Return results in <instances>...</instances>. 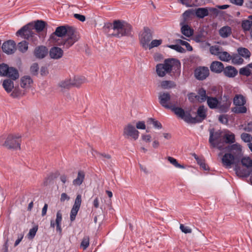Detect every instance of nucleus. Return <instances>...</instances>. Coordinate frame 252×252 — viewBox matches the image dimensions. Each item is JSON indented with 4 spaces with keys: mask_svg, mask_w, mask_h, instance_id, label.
Segmentation results:
<instances>
[{
    "mask_svg": "<svg viewBox=\"0 0 252 252\" xmlns=\"http://www.w3.org/2000/svg\"><path fill=\"white\" fill-rule=\"evenodd\" d=\"M46 26V23L42 20H37L33 24L34 31L37 32H42Z\"/></svg>",
    "mask_w": 252,
    "mask_h": 252,
    "instance_id": "nucleus-34",
    "label": "nucleus"
},
{
    "mask_svg": "<svg viewBox=\"0 0 252 252\" xmlns=\"http://www.w3.org/2000/svg\"><path fill=\"white\" fill-rule=\"evenodd\" d=\"M181 66L180 62L175 59L165 60L164 63L158 64L156 66V72L160 77L164 76L172 71L179 70Z\"/></svg>",
    "mask_w": 252,
    "mask_h": 252,
    "instance_id": "nucleus-3",
    "label": "nucleus"
},
{
    "mask_svg": "<svg viewBox=\"0 0 252 252\" xmlns=\"http://www.w3.org/2000/svg\"><path fill=\"white\" fill-rule=\"evenodd\" d=\"M80 38L79 33L72 27L61 26L58 27L51 35V41L58 45H63L68 48Z\"/></svg>",
    "mask_w": 252,
    "mask_h": 252,
    "instance_id": "nucleus-1",
    "label": "nucleus"
},
{
    "mask_svg": "<svg viewBox=\"0 0 252 252\" xmlns=\"http://www.w3.org/2000/svg\"><path fill=\"white\" fill-rule=\"evenodd\" d=\"M21 137V136L19 134L9 135L7 137L3 145L10 150H20L21 143L20 139Z\"/></svg>",
    "mask_w": 252,
    "mask_h": 252,
    "instance_id": "nucleus-9",
    "label": "nucleus"
},
{
    "mask_svg": "<svg viewBox=\"0 0 252 252\" xmlns=\"http://www.w3.org/2000/svg\"><path fill=\"white\" fill-rule=\"evenodd\" d=\"M17 48L20 52L24 53L28 49V43L26 41H22L18 43Z\"/></svg>",
    "mask_w": 252,
    "mask_h": 252,
    "instance_id": "nucleus-42",
    "label": "nucleus"
},
{
    "mask_svg": "<svg viewBox=\"0 0 252 252\" xmlns=\"http://www.w3.org/2000/svg\"><path fill=\"white\" fill-rule=\"evenodd\" d=\"M252 26V21L249 20H244L242 23V27L245 31H250Z\"/></svg>",
    "mask_w": 252,
    "mask_h": 252,
    "instance_id": "nucleus-44",
    "label": "nucleus"
},
{
    "mask_svg": "<svg viewBox=\"0 0 252 252\" xmlns=\"http://www.w3.org/2000/svg\"><path fill=\"white\" fill-rule=\"evenodd\" d=\"M39 66L37 63H33L30 67V72L33 75H37L38 73Z\"/></svg>",
    "mask_w": 252,
    "mask_h": 252,
    "instance_id": "nucleus-48",
    "label": "nucleus"
},
{
    "mask_svg": "<svg viewBox=\"0 0 252 252\" xmlns=\"http://www.w3.org/2000/svg\"><path fill=\"white\" fill-rule=\"evenodd\" d=\"M152 124L155 128L160 129L162 128L161 124L157 121L152 120Z\"/></svg>",
    "mask_w": 252,
    "mask_h": 252,
    "instance_id": "nucleus-62",
    "label": "nucleus"
},
{
    "mask_svg": "<svg viewBox=\"0 0 252 252\" xmlns=\"http://www.w3.org/2000/svg\"><path fill=\"white\" fill-rule=\"evenodd\" d=\"M141 139L144 142L149 143L152 141V136L149 134H142L141 135Z\"/></svg>",
    "mask_w": 252,
    "mask_h": 252,
    "instance_id": "nucleus-51",
    "label": "nucleus"
},
{
    "mask_svg": "<svg viewBox=\"0 0 252 252\" xmlns=\"http://www.w3.org/2000/svg\"><path fill=\"white\" fill-rule=\"evenodd\" d=\"M162 41L161 39L153 40L148 44L147 49H151L153 48L158 47L162 43Z\"/></svg>",
    "mask_w": 252,
    "mask_h": 252,
    "instance_id": "nucleus-46",
    "label": "nucleus"
},
{
    "mask_svg": "<svg viewBox=\"0 0 252 252\" xmlns=\"http://www.w3.org/2000/svg\"><path fill=\"white\" fill-rule=\"evenodd\" d=\"M167 47L179 53H185L186 51L183 48L178 44L168 45Z\"/></svg>",
    "mask_w": 252,
    "mask_h": 252,
    "instance_id": "nucleus-49",
    "label": "nucleus"
},
{
    "mask_svg": "<svg viewBox=\"0 0 252 252\" xmlns=\"http://www.w3.org/2000/svg\"><path fill=\"white\" fill-rule=\"evenodd\" d=\"M224 68L223 64L220 62L214 61L210 65V69L212 72L216 73L221 72Z\"/></svg>",
    "mask_w": 252,
    "mask_h": 252,
    "instance_id": "nucleus-22",
    "label": "nucleus"
},
{
    "mask_svg": "<svg viewBox=\"0 0 252 252\" xmlns=\"http://www.w3.org/2000/svg\"><path fill=\"white\" fill-rule=\"evenodd\" d=\"M223 49L222 47L218 45L212 46L210 47V53L212 55L217 56L218 57L219 56L220 52Z\"/></svg>",
    "mask_w": 252,
    "mask_h": 252,
    "instance_id": "nucleus-41",
    "label": "nucleus"
},
{
    "mask_svg": "<svg viewBox=\"0 0 252 252\" xmlns=\"http://www.w3.org/2000/svg\"><path fill=\"white\" fill-rule=\"evenodd\" d=\"M219 121L223 124H226L228 123V119L226 115H221L219 117Z\"/></svg>",
    "mask_w": 252,
    "mask_h": 252,
    "instance_id": "nucleus-58",
    "label": "nucleus"
},
{
    "mask_svg": "<svg viewBox=\"0 0 252 252\" xmlns=\"http://www.w3.org/2000/svg\"><path fill=\"white\" fill-rule=\"evenodd\" d=\"M221 162L222 165L226 168H230L232 165H235V171L237 175L240 177H247L249 175L250 173L247 170L241 169L238 167L236 163L238 161V158L236 156L230 153H225L222 156Z\"/></svg>",
    "mask_w": 252,
    "mask_h": 252,
    "instance_id": "nucleus-4",
    "label": "nucleus"
},
{
    "mask_svg": "<svg viewBox=\"0 0 252 252\" xmlns=\"http://www.w3.org/2000/svg\"><path fill=\"white\" fill-rule=\"evenodd\" d=\"M0 76L6 77L13 80H17L20 75L16 68L2 63L0 64Z\"/></svg>",
    "mask_w": 252,
    "mask_h": 252,
    "instance_id": "nucleus-7",
    "label": "nucleus"
},
{
    "mask_svg": "<svg viewBox=\"0 0 252 252\" xmlns=\"http://www.w3.org/2000/svg\"><path fill=\"white\" fill-rule=\"evenodd\" d=\"M250 63L248 64L246 67L242 68L240 69V74L247 76H249L252 73V66H249Z\"/></svg>",
    "mask_w": 252,
    "mask_h": 252,
    "instance_id": "nucleus-38",
    "label": "nucleus"
},
{
    "mask_svg": "<svg viewBox=\"0 0 252 252\" xmlns=\"http://www.w3.org/2000/svg\"><path fill=\"white\" fill-rule=\"evenodd\" d=\"M152 38V33L148 29H145L144 31L141 34L140 36V42L143 47L145 49H147V47L150 43Z\"/></svg>",
    "mask_w": 252,
    "mask_h": 252,
    "instance_id": "nucleus-15",
    "label": "nucleus"
},
{
    "mask_svg": "<svg viewBox=\"0 0 252 252\" xmlns=\"http://www.w3.org/2000/svg\"><path fill=\"white\" fill-rule=\"evenodd\" d=\"M241 139L245 142H250L252 141V136L250 134L243 133L241 135Z\"/></svg>",
    "mask_w": 252,
    "mask_h": 252,
    "instance_id": "nucleus-50",
    "label": "nucleus"
},
{
    "mask_svg": "<svg viewBox=\"0 0 252 252\" xmlns=\"http://www.w3.org/2000/svg\"><path fill=\"white\" fill-rule=\"evenodd\" d=\"M81 202V195L80 194H78L70 212V219L71 221L75 220V217L80 209Z\"/></svg>",
    "mask_w": 252,
    "mask_h": 252,
    "instance_id": "nucleus-14",
    "label": "nucleus"
},
{
    "mask_svg": "<svg viewBox=\"0 0 252 252\" xmlns=\"http://www.w3.org/2000/svg\"><path fill=\"white\" fill-rule=\"evenodd\" d=\"M223 72L225 76L229 78L234 77L238 73L237 69L231 66H228L224 68Z\"/></svg>",
    "mask_w": 252,
    "mask_h": 252,
    "instance_id": "nucleus-23",
    "label": "nucleus"
},
{
    "mask_svg": "<svg viewBox=\"0 0 252 252\" xmlns=\"http://www.w3.org/2000/svg\"><path fill=\"white\" fill-rule=\"evenodd\" d=\"M231 33V29L229 26H224L219 30L220 36L223 38L228 37Z\"/></svg>",
    "mask_w": 252,
    "mask_h": 252,
    "instance_id": "nucleus-29",
    "label": "nucleus"
},
{
    "mask_svg": "<svg viewBox=\"0 0 252 252\" xmlns=\"http://www.w3.org/2000/svg\"><path fill=\"white\" fill-rule=\"evenodd\" d=\"M231 99L227 96H223L220 101H219L218 109L221 112H227L231 105Z\"/></svg>",
    "mask_w": 252,
    "mask_h": 252,
    "instance_id": "nucleus-16",
    "label": "nucleus"
},
{
    "mask_svg": "<svg viewBox=\"0 0 252 252\" xmlns=\"http://www.w3.org/2000/svg\"><path fill=\"white\" fill-rule=\"evenodd\" d=\"M15 80L11 78H6L4 79L2 82V86L4 90L7 93H11V96L13 97H17L20 94L17 89L14 86V81Z\"/></svg>",
    "mask_w": 252,
    "mask_h": 252,
    "instance_id": "nucleus-11",
    "label": "nucleus"
},
{
    "mask_svg": "<svg viewBox=\"0 0 252 252\" xmlns=\"http://www.w3.org/2000/svg\"><path fill=\"white\" fill-rule=\"evenodd\" d=\"M113 35L120 37L129 34L131 30V26L124 22L116 21L113 23Z\"/></svg>",
    "mask_w": 252,
    "mask_h": 252,
    "instance_id": "nucleus-6",
    "label": "nucleus"
},
{
    "mask_svg": "<svg viewBox=\"0 0 252 252\" xmlns=\"http://www.w3.org/2000/svg\"><path fill=\"white\" fill-rule=\"evenodd\" d=\"M85 176V174L83 171H78L77 177L72 182L73 185L75 186H80L84 180Z\"/></svg>",
    "mask_w": 252,
    "mask_h": 252,
    "instance_id": "nucleus-27",
    "label": "nucleus"
},
{
    "mask_svg": "<svg viewBox=\"0 0 252 252\" xmlns=\"http://www.w3.org/2000/svg\"><path fill=\"white\" fill-rule=\"evenodd\" d=\"M230 2L235 5L237 6H242L243 4L244 0H229Z\"/></svg>",
    "mask_w": 252,
    "mask_h": 252,
    "instance_id": "nucleus-59",
    "label": "nucleus"
},
{
    "mask_svg": "<svg viewBox=\"0 0 252 252\" xmlns=\"http://www.w3.org/2000/svg\"><path fill=\"white\" fill-rule=\"evenodd\" d=\"M33 84V80L29 76H24L20 79L21 87L25 89H29L32 87Z\"/></svg>",
    "mask_w": 252,
    "mask_h": 252,
    "instance_id": "nucleus-21",
    "label": "nucleus"
},
{
    "mask_svg": "<svg viewBox=\"0 0 252 252\" xmlns=\"http://www.w3.org/2000/svg\"><path fill=\"white\" fill-rule=\"evenodd\" d=\"M176 42L178 44H180L182 45L185 46L187 49V50H188L189 51H191L192 50V47L190 45V44L188 42L184 41L181 39H176Z\"/></svg>",
    "mask_w": 252,
    "mask_h": 252,
    "instance_id": "nucleus-47",
    "label": "nucleus"
},
{
    "mask_svg": "<svg viewBox=\"0 0 252 252\" xmlns=\"http://www.w3.org/2000/svg\"><path fill=\"white\" fill-rule=\"evenodd\" d=\"M182 25L181 27V32L185 36L189 37L191 36L193 34V30L188 25H183V23H181Z\"/></svg>",
    "mask_w": 252,
    "mask_h": 252,
    "instance_id": "nucleus-28",
    "label": "nucleus"
},
{
    "mask_svg": "<svg viewBox=\"0 0 252 252\" xmlns=\"http://www.w3.org/2000/svg\"><path fill=\"white\" fill-rule=\"evenodd\" d=\"M90 244V238L88 236H85L81 243L80 247L83 249L86 250Z\"/></svg>",
    "mask_w": 252,
    "mask_h": 252,
    "instance_id": "nucleus-45",
    "label": "nucleus"
},
{
    "mask_svg": "<svg viewBox=\"0 0 252 252\" xmlns=\"http://www.w3.org/2000/svg\"><path fill=\"white\" fill-rule=\"evenodd\" d=\"M15 43L12 40H8L4 42L2 45L3 52L7 54H11L16 50Z\"/></svg>",
    "mask_w": 252,
    "mask_h": 252,
    "instance_id": "nucleus-18",
    "label": "nucleus"
},
{
    "mask_svg": "<svg viewBox=\"0 0 252 252\" xmlns=\"http://www.w3.org/2000/svg\"><path fill=\"white\" fill-rule=\"evenodd\" d=\"M209 74V70L208 67L200 66L197 67L194 71V76L198 80H204Z\"/></svg>",
    "mask_w": 252,
    "mask_h": 252,
    "instance_id": "nucleus-17",
    "label": "nucleus"
},
{
    "mask_svg": "<svg viewBox=\"0 0 252 252\" xmlns=\"http://www.w3.org/2000/svg\"><path fill=\"white\" fill-rule=\"evenodd\" d=\"M172 110L177 116L188 123H195L203 120L206 117V109L203 106H200L198 109L197 118L192 117L189 112H185L179 107L173 108Z\"/></svg>",
    "mask_w": 252,
    "mask_h": 252,
    "instance_id": "nucleus-2",
    "label": "nucleus"
},
{
    "mask_svg": "<svg viewBox=\"0 0 252 252\" xmlns=\"http://www.w3.org/2000/svg\"><path fill=\"white\" fill-rule=\"evenodd\" d=\"M228 149L231 152L233 153V155L234 156H236L238 158V156H240L242 154V146L238 143H236L229 146Z\"/></svg>",
    "mask_w": 252,
    "mask_h": 252,
    "instance_id": "nucleus-24",
    "label": "nucleus"
},
{
    "mask_svg": "<svg viewBox=\"0 0 252 252\" xmlns=\"http://www.w3.org/2000/svg\"><path fill=\"white\" fill-rule=\"evenodd\" d=\"M37 229H38V227L37 226H35L34 227H33L31 229L28 233L29 237L31 239H32L35 235L37 231Z\"/></svg>",
    "mask_w": 252,
    "mask_h": 252,
    "instance_id": "nucleus-53",
    "label": "nucleus"
},
{
    "mask_svg": "<svg viewBox=\"0 0 252 252\" xmlns=\"http://www.w3.org/2000/svg\"><path fill=\"white\" fill-rule=\"evenodd\" d=\"M58 86L62 89H68L73 87L72 80L71 78H66L58 84Z\"/></svg>",
    "mask_w": 252,
    "mask_h": 252,
    "instance_id": "nucleus-26",
    "label": "nucleus"
},
{
    "mask_svg": "<svg viewBox=\"0 0 252 252\" xmlns=\"http://www.w3.org/2000/svg\"><path fill=\"white\" fill-rule=\"evenodd\" d=\"M221 133L220 131L214 132L212 130L210 131L209 142L214 148H217L221 150L223 149L221 145Z\"/></svg>",
    "mask_w": 252,
    "mask_h": 252,
    "instance_id": "nucleus-12",
    "label": "nucleus"
},
{
    "mask_svg": "<svg viewBox=\"0 0 252 252\" xmlns=\"http://www.w3.org/2000/svg\"><path fill=\"white\" fill-rule=\"evenodd\" d=\"M48 53V49L45 46H39L36 48L34 51L35 56L39 58H44Z\"/></svg>",
    "mask_w": 252,
    "mask_h": 252,
    "instance_id": "nucleus-25",
    "label": "nucleus"
},
{
    "mask_svg": "<svg viewBox=\"0 0 252 252\" xmlns=\"http://www.w3.org/2000/svg\"><path fill=\"white\" fill-rule=\"evenodd\" d=\"M191 14V11L190 10H187V11H185L183 14V17L184 19H185V20H187L188 19V18H189L190 17Z\"/></svg>",
    "mask_w": 252,
    "mask_h": 252,
    "instance_id": "nucleus-63",
    "label": "nucleus"
},
{
    "mask_svg": "<svg viewBox=\"0 0 252 252\" xmlns=\"http://www.w3.org/2000/svg\"><path fill=\"white\" fill-rule=\"evenodd\" d=\"M231 60H232V62L234 64H241L243 62V60L237 56H234L233 58L231 57Z\"/></svg>",
    "mask_w": 252,
    "mask_h": 252,
    "instance_id": "nucleus-54",
    "label": "nucleus"
},
{
    "mask_svg": "<svg viewBox=\"0 0 252 252\" xmlns=\"http://www.w3.org/2000/svg\"><path fill=\"white\" fill-rule=\"evenodd\" d=\"M74 17L81 22H84L86 20L85 16L79 14H74Z\"/></svg>",
    "mask_w": 252,
    "mask_h": 252,
    "instance_id": "nucleus-61",
    "label": "nucleus"
},
{
    "mask_svg": "<svg viewBox=\"0 0 252 252\" xmlns=\"http://www.w3.org/2000/svg\"><path fill=\"white\" fill-rule=\"evenodd\" d=\"M207 104L210 108H217L218 107L219 100L215 97H208L207 99Z\"/></svg>",
    "mask_w": 252,
    "mask_h": 252,
    "instance_id": "nucleus-35",
    "label": "nucleus"
},
{
    "mask_svg": "<svg viewBox=\"0 0 252 252\" xmlns=\"http://www.w3.org/2000/svg\"><path fill=\"white\" fill-rule=\"evenodd\" d=\"M241 163L243 166L247 167L248 168L252 169V160L249 158H243L241 159Z\"/></svg>",
    "mask_w": 252,
    "mask_h": 252,
    "instance_id": "nucleus-43",
    "label": "nucleus"
},
{
    "mask_svg": "<svg viewBox=\"0 0 252 252\" xmlns=\"http://www.w3.org/2000/svg\"><path fill=\"white\" fill-rule=\"evenodd\" d=\"M196 16L199 18H203L208 15L209 12L207 8H198L195 11Z\"/></svg>",
    "mask_w": 252,
    "mask_h": 252,
    "instance_id": "nucleus-33",
    "label": "nucleus"
},
{
    "mask_svg": "<svg viewBox=\"0 0 252 252\" xmlns=\"http://www.w3.org/2000/svg\"><path fill=\"white\" fill-rule=\"evenodd\" d=\"M160 145L159 142L158 140H155L153 141L152 147L154 149H157Z\"/></svg>",
    "mask_w": 252,
    "mask_h": 252,
    "instance_id": "nucleus-64",
    "label": "nucleus"
},
{
    "mask_svg": "<svg viewBox=\"0 0 252 252\" xmlns=\"http://www.w3.org/2000/svg\"><path fill=\"white\" fill-rule=\"evenodd\" d=\"M63 53V50L61 48L58 47H54L51 48L49 55L52 59H59L62 57Z\"/></svg>",
    "mask_w": 252,
    "mask_h": 252,
    "instance_id": "nucleus-20",
    "label": "nucleus"
},
{
    "mask_svg": "<svg viewBox=\"0 0 252 252\" xmlns=\"http://www.w3.org/2000/svg\"><path fill=\"white\" fill-rule=\"evenodd\" d=\"M159 103L164 107L171 108V96L168 93H161L158 95Z\"/></svg>",
    "mask_w": 252,
    "mask_h": 252,
    "instance_id": "nucleus-13",
    "label": "nucleus"
},
{
    "mask_svg": "<svg viewBox=\"0 0 252 252\" xmlns=\"http://www.w3.org/2000/svg\"><path fill=\"white\" fill-rule=\"evenodd\" d=\"M62 221V214L61 211H58L56 214V219L55 223L53 220H51L50 225L52 227H54L56 225L57 231H59L60 233L62 232L61 222Z\"/></svg>",
    "mask_w": 252,
    "mask_h": 252,
    "instance_id": "nucleus-19",
    "label": "nucleus"
},
{
    "mask_svg": "<svg viewBox=\"0 0 252 252\" xmlns=\"http://www.w3.org/2000/svg\"><path fill=\"white\" fill-rule=\"evenodd\" d=\"M180 228L182 231L186 234L191 232V229L189 227L185 226L183 224H180Z\"/></svg>",
    "mask_w": 252,
    "mask_h": 252,
    "instance_id": "nucleus-56",
    "label": "nucleus"
},
{
    "mask_svg": "<svg viewBox=\"0 0 252 252\" xmlns=\"http://www.w3.org/2000/svg\"><path fill=\"white\" fill-rule=\"evenodd\" d=\"M135 127L137 129H145L146 125L143 121H138L135 125Z\"/></svg>",
    "mask_w": 252,
    "mask_h": 252,
    "instance_id": "nucleus-52",
    "label": "nucleus"
},
{
    "mask_svg": "<svg viewBox=\"0 0 252 252\" xmlns=\"http://www.w3.org/2000/svg\"><path fill=\"white\" fill-rule=\"evenodd\" d=\"M223 138L227 143H232L235 142V135L230 131H226L223 136Z\"/></svg>",
    "mask_w": 252,
    "mask_h": 252,
    "instance_id": "nucleus-36",
    "label": "nucleus"
},
{
    "mask_svg": "<svg viewBox=\"0 0 252 252\" xmlns=\"http://www.w3.org/2000/svg\"><path fill=\"white\" fill-rule=\"evenodd\" d=\"M16 34L17 36H20L25 39L30 40L35 44H37V36L34 32L33 23H30L25 25L18 30Z\"/></svg>",
    "mask_w": 252,
    "mask_h": 252,
    "instance_id": "nucleus-5",
    "label": "nucleus"
},
{
    "mask_svg": "<svg viewBox=\"0 0 252 252\" xmlns=\"http://www.w3.org/2000/svg\"><path fill=\"white\" fill-rule=\"evenodd\" d=\"M196 159L198 164L200 165L201 168L205 170H207L208 169V166L205 164L203 160L198 158H196Z\"/></svg>",
    "mask_w": 252,
    "mask_h": 252,
    "instance_id": "nucleus-55",
    "label": "nucleus"
},
{
    "mask_svg": "<svg viewBox=\"0 0 252 252\" xmlns=\"http://www.w3.org/2000/svg\"><path fill=\"white\" fill-rule=\"evenodd\" d=\"M70 199V197L67 194L65 193H62L61 195L60 200L61 202H64L65 200H69Z\"/></svg>",
    "mask_w": 252,
    "mask_h": 252,
    "instance_id": "nucleus-60",
    "label": "nucleus"
},
{
    "mask_svg": "<svg viewBox=\"0 0 252 252\" xmlns=\"http://www.w3.org/2000/svg\"><path fill=\"white\" fill-rule=\"evenodd\" d=\"M192 96H194L199 102L204 101L206 99V91L203 89H200L198 95L195 96L194 94H190L189 97Z\"/></svg>",
    "mask_w": 252,
    "mask_h": 252,
    "instance_id": "nucleus-32",
    "label": "nucleus"
},
{
    "mask_svg": "<svg viewBox=\"0 0 252 252\" xmlns=\"http://www.w3.org/2000/svg\"><path fill=\"white\" fill-rule=\"evenodd\" d=\"M218 58L220 60L223 62H228L231 59L230 55L227 52L223 51V50L220 52Z\"/></svg>",
    "mask_w": 252,
    "mask_h": 252,
    "instance_id": "nucleus-40",
    "label": "nucleus"
},
{
    "mask_svg": "<svg viewBox=\"0 0 252 252\" xmlns=\"http://www.w3.org/2000/svg\"><path fill=\"white\" fill-rule=\"evenodd\" d=\"M167 159L168 161L175 167L182 169L186 168V166L184 164L179 163L177 160L175 158L171 157H167Z\"/></svg>",
    "mask_w": 252,
    "mask_h": 252,
    "instance_id": "nucleus-31",
    "label": "nucleus"
},
{
    "mask_svg": "<svg viewBox=\"0 0 252 252\" xmlns=\"http://www.w3.org/2000/svg\"><path fill=\"white\" fill-rule=\"evenodd\" d=\"M123 135L126 139L136 141L139 137V132L133 123H129L124 126Z\"/></svg>",
    "mask_w": 252,
    "mask_h": 252,
    "instance_id": "nucleus-10",
    "label": "nucleus"
},
{
    "mask_svg": "<svg viewBox=\"0 0 252 252\" xmlns=\"http://www.w3.org/2000/svg\"><path fill=\"white\" fill-rule=\"evenodd\" d=\"M238 54L245 58H249L251 56V52L246 48L240 47L238 48Z\"/></svg>",
    "mask_w": 252,
    "mask_h": 252,
    "instance_id": "nucleus-37",
    "label": "nucleus"
},
{
    "mask_svg": "<svg viewBox=\"0 0 252 252\" xmlns=\"http://www.w3.org/2000/svg\"><path fill=\"white\" fill-rule=\"evenodd\" d=\"M49 73L48 68L46 67L42 66L40 70V74L42 76H46Z\"/></svg>",
    "mask_w": 252,
    "mask_h": 252,
    "instance_id": "nucleus-57",
    "label": "nucleus"
},
{
    "mask_svg": "<svg viewBox=\"0 0 252 252\" xmlns=\"http://www.w3.org/2000/svg\"><path fill=\"white\" fill-rule=\"evenodd\" d=\"M161 87L164 89H169L176 87L175 83L171 81H163L161 82Z\"/></svg>",
    "mask_w": 252,
    "mask_h": 252,
    "instance_id": "nucleus-39",
    "label": "nucleus"
},
{
    "mask_svg": "<svg viewBox=\"0 0 252 252\" xmlns=\"http://www.w3.org/2000/svg\"><path fill=\"white\" fill-rule=\"evenodd\" d=\"M246 103L245 97L241 94H237L233 98V104L235 107L232 108V111L235 113H246L247 111L245 106Z\"/></svg>",
    "mask_w": 252,
    "mask_h": 252,
    "instance_id": "nucleus-8",
    "label": "nucleus"
},
{
    "mask_svg": "<svg viewBox=\"0 0 252 252\" xmlns=\"http://www.w3.org/2000/svg\"><path fill=\"white\" fill-rule=\"evenodd\" d=\"M73 86L79 87L81 85L86 82V79L84 77L78 76L72 78Z\"/></svg>",
    "mask_w": 252,
    "mask_h": 252,
    "instance_id": "nucleus-30",
    "label": "nucleus"
}]
</instances>
